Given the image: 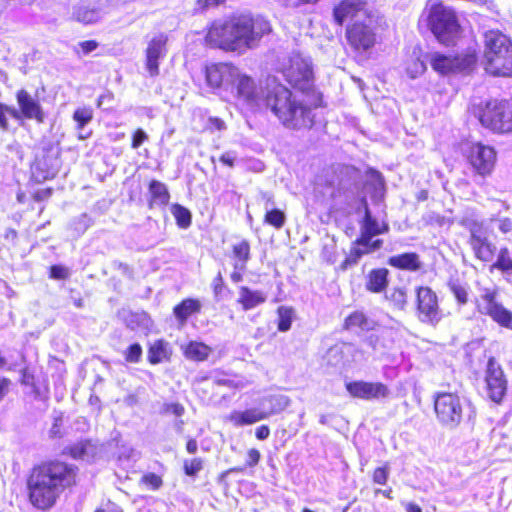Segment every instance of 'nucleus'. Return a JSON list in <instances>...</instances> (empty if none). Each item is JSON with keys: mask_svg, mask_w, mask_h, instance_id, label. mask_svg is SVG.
<instances>
[{"mask_svg": "<svg viewBox=\"0 0 512 512\" xmlns=\"http://www.w3.org/2000/svg\"><path fill=\"white\" fill-rule=\"evenodd\" d=\"M448 287L460 305L467 303L468 291L465 285L461 284L458 280H450Z\"/></svg>", "mask_w": 512, "mask_h": 512, "instance_id": "obj_41", "label": "nucleus"}, {"mask_svg": "<svg viewBox=\"0 0 512 512\" xmlns=\"http://www.w3.org/2000/svg\"><path fill=\"white\" fill-rule=\"evenodd\" d=\"M364 254H367V251H364V249L357 247V246L352 247L350 249L349 254L346 256L344 261L340 264V269L345 271L348 268L356 265L358 263V261L360 260V258Z\"/></svg>", "mask_w": 512, "mask_h": 512, "instance_id": "obj_42", "label": "nucleus"}, {"mask_svg": "<svg viewBox=\"0 0 512 512\" xmlns=\"http://www.w3.org/2000/svg\"><path fill=\"white\" fill-rule=\"evenodd\" d=\"M364 205V218L361 224V235L355 241V244H369L370 240L380 234L388 232L389 226L387 223H379L371 214L366 200H363Z\"/></svg>", "mask_w": 512, "mask_h": 512, "instance_id": "obj_22", "label": "nucleus"}, {"mask_svg": "<svg viewBox=\"0 0 512 512\" xmlns=\"http://www.w3.org/2000/svg\"><path fill=\"white\" fill-rule=\"evenodd\" d=\"M255 436L259 440H266L270 436V428L267 425H261L256 428Z\"/></svg>", "mask_w": 512, "mask_h": 512, "instance_id": "obj_60", "label": "nucleus"}, {"mask_svg": "<svg viewBox=\"0 0 512 512\" xmlns=\"http://www.w3.org/2000/svg\"><path fill=\"white\" fill-rule=\"evenodd\" d=\"M51 196V189H42L35 193L34 198L36 201H43Z\"/></svg>", "mask_w": 512, "mask_h": 512, "instance_id": "obj_62", "label": "nucleus"}, {"mask_svg": "<svg viewBox=\"0 0 512 512\" xmlns=\"http://www.w3.org/2000/svg\"><path fill=\"white\" fill-rule=\"evenodd\" d=\"M382 244H383V241L381 239H376L374 241H372V239H371L369 244H356V245L364 247V251H367V253H369V252H374V251H377L378 249H380Z\"/></svg>", "mask_w": 512, "mask_h": 512, "instance_id": "obj_58", "label": "nucleus"}, {"mask_svg": "<svg viewBox=\"0 0 512 512\" xmlns=\"http://www.w3.org/2000/svg\"><path fill=\"white\" fill-rule=\"evenodd\" d=\"M141 483L152 490H157L162 486L163 482L159 475H156L155 473H147L142 476Z\"/></svg>", "mask_w": 512, "mask_h": 512, "instance_id": "obj_48", "label": "nucleus"}, {"mask_svg": "<svg viewBox=\"0 0 512 512\" xmlns=\"http://www.w3.org/2000/svg\"><path fill=\"white\" fill-rule=\"evenodd\" d=\"M211 353V348L204 343L191 341L184 348V355L192 361H204Z\"/></svg>", "mask_w": 512, "mask_h": 512, "instance_id": "obj_26", "label": "nucleus"}, {"mask_svg": "<svg viewBox=\"0 0 512 512\" xmlns=\"http://www.w3.org/2000/svg\"><path fill=\"white\" fill-rule=\"evenodd\" d=\"M77 470L62 461H49L35 467L28 480L30 500L39 509L52 507L65 489L76 483Z\"/></svg>", "mask_w": 512, "mask_h": 512, "instance_id": "obj_2", "label": "nucleus"}, {"mask_svg": "<svg viewBox=\"0 0 512 512\" xmlns=\"http://www.w3.org/2000/svg\"><path fill=\"white\" fill-rule=\"evenodd\" d=\"M469 161L478 174L486 176L494 169L496 152L492 147L478 143L471 147Z\"/></svg>", "mask_w": 512, "mask_h": 512, "instance_id": "obj_17", "label": "nucleus"}, {"mask_svg": "<svg viewBox=\"0 0 512 512\" xmlns=\"http://www.w3.org/2000/svg\"><path fill=\"white\" fill-rule=\"evenodd\" d=\"M167 35L158 33L148 42L146 48V68L151 76L159 74V60L164 58L167 52Z\"/></svg>", "mask_w": 512, "mask_h": 512, "instance_id": "obj_20", "label": "nucleus"}, {"mask_svg": "<svg viewBox=\"0 0 512 512\" xmlns=\"http://www.w3.org/2000/svg\"><path fill=\"white\" fill-rule=\"evenodd\" d=\"M270 30V23L262 17L234 14L226 19L214 21L206 35V41L221 50L243 54L255 48Z\"/></svg>", "mask_w": 512, "mask_h": 512, "instance_id": "obj_1", "label": "nucleus"}, {"mask_svg": "<svg viewBox=\"0 0 512 512\" xmlns=\"http://www.w3.org/2000/svg\"><path fill=\"white\" fill-rule=\"evenodd\" d=\"M282 73L293 87L301 91H307L313 85L311 59L300 52L293 51L289 55L287 62L283 64Z\"/></svg>", "mask_w": 512, "mask_h": 512, "instance_id": "obj_8", "label": "nucleus"}, {"mask_svg": "<svg viewBox=\"0 0 512 512\" xmlns=\"http://www.w3.org/2000/svg\"><path fill=\"white\" fill-rule=\"evenodd\" d=\"M73 15L78 21L86 24L93 23L98 18L97 12L93 10H84L82 8L77 9Z\"/></svg>", "mask_w": 512, "mask_h": 512, "instance_id": "obj_46", "label": "nucleus"}, {"mask_svg": "<svg viewBox=\"0 0 512 512\" xmlns=\"http://www.w3.org/2000/svg\"><path fill=\"white\" fill-rule=\"evenodd\" d=\"M387 276V269L382 268L372 270L368 275V281L366 284L367 289L375 293L382 292L388 283Z\"/></svg>", "mask_w": 512, "mask_h": 512, "instance_id": "obj_27", "label": "nucleus"}, {"mask_svg": "<svg viewBox=\"0 0 512 512\" xmlns=\"http://www.w3.org/2000/svg\"><path fill=\"white\" fill-rule=\"evenodd\" d=\"M404 506H405V512H422V509L420 508V506H418L415 503L409 502V503H406Z\"/></svg>", "mask_w": 512, "mask_h": 512, "instance_id": "obj_64", "label": "nucleus"}, {"mask_svg": "<svg viewBox=\"0 0 512 512\" xmlns=\"http://www.w3.org/2000/svg\"><path fill=\"white\" fill-rule=\"evenodd\" d=\"M278 314V330L280 332H286L291 328L294 310L291 307L280 306L277 309Z\"/></svg>", "mask_w": 512, "mask_h": 512, "instance_id": "obj_35", "label": "nucleus"}, {"mask_svg": "<svg viewBox=\"0 0 512 512\" xmlns=\"http://www.w3.org/2000/svg\"><path fill=\"white\" fill-rule=\"evenodd\" d=\"M480 314L489 316L499 326L512 330V311L503 306L497 299V291L484 289L476 302Z\"/></svg>", "mask_w": 512, "mask_h": 512, "instance_id": "obj_11", "label": "nucleus"}, {"mask_svg": "<svg viewBox=\"0 0 512 512\" xmlns=\"http://www.w3.org/2000/svg\"><path fill=\"white\" fill-rule=\"evenodd\" d=\"M420 21H425L437 40L446 45L453 42L459 33L455 12L437 0L427 2Z\"/></svg>", "mask_w": 512, "mask_h": 512, "instance_id": "obj_5", "label": "nucleus"}, {"mask_svg": "<svg viewBox=\"0 0 512 512\" xmlns=\"http://www.w3.org/2000/svg\"><path fill=\"white\" fill-rule=\"evenodd\" d=\"M171 213L176 219L177 225L180 228H188L191 225L190 211L180 204H173L171 206Z\"/></svg>", "mask_w": 512, "mask_h": 512, "instance_id": "obj_36", "label": "nucleus"}, {"mask_svg": "<svg viewBox=\"0 0 512 512\" xmlns=\"http://www.w3.org/2000/svg\"><path fill=\"white\" fill-rule=\"evenodd\" d=\"M269 413L260 407H253L246 410H233L226 420L235 427L252 425L262 420L268 419Z\"/></svg>", "mask_w": 512, "mask_h": 512, "instance_id": "obj_23", "label": "nucleus"}, {"mask_svg": "<svg viewBox=\"0 0 512 512\" xmlns=\"http://www.w3.org/2000/svg\"><path fill=\"white\" fill-rule=\"evenodd\" d=\"M351 396L363 400H378L388 397L390 391L381 382L353 381L346 384Z\"/></svg>", "mask_w": 512, "mask_h": 512, "instance_id": "obj_18", "label": "nucleus"}, {"mask_svg": "<svg viewBox=\"0 0 512 512\" xmlns=\"http://www.w3.org/2000/svg\"><path fill=\"white\" fill-rule=\"evenodd\" d=\"M7 115L17 120L18 110L14 107L5 105L0 102V128L4 131H7L9 129Z\"/></svg>", "mask_w": 512, "mask_h": 512, "instance_id": "obj_43", "label": "nucleus"}, {"mask_svg": "<svg viewBox=\"0 0 512 512\" xmlns=\"http://www.w3.org/2000/svg\"><path fill=\"white\" fill-rule=\"evenodd\" d=\"M200 310V303L194 299H185L174 308L176 318L182 323L194 312Z\"/></svg>", "mask_w": 512, "mask_h": 512, "instance_id": "obj_32", "label": "nucleus"}, {"mask_svg": "<svg viewBox=\"0 0 512 512\" xmlns=\"http://www.w3.org/2000/svg\"><path fill=\"white\" fill-rule=\"evenodd\" d=\"M388 264L394 268L408 271H418L422 267L419 255L414 252L392 256L388 259Z\"/></svg>", "mask_w": 512, "mask_h": 512, "instance_id": "obj_25", "label": "nucleus"}, {"mask_svg": "<svg viewBox=\"0 0 512 512\" xmlns=\"http://www.w3.org/2000/svg\"><path fill=\"white\" fill-rule=\"evenodd\" d=\"M264 222L275 229H281L286 223V215L282 210L272 208L266 211Z\"/></svg>", "mask_w": 512, "mask_h": 512, "instance_id": "obj_37", "label": "nucleus"}, {"mask_svg": "<svg viewBox=\"0 0 512 512\" xmlns=\"http://www.w3.org/2000/svg\"><path fill=\"white\" fill-rule=\"evenodd\" d=\"M260 457H261L260 452L257 449L252 448V449L248 450L247 462H246L247 466L253 467V466L257 465L260 460Z\"/></svg>", "mask_w": 512, "mask_h": 512, "instance_id": "obj_56", "label": "nucleus"}, {"mask_svg": "<svg viewBox=\"0 0 512 512\" xmlns=\"http://www.w3.org/2000/svg\"><path fill=\"white\" fill-rule=\"evenodd\" d=\"M230 92L242 106L252 111L261 109L266 104V79L256 83L252 77L238 69Z\"/></svg>", "mask_w": 512, "mask_h": 512, "instance_id": "obj_7", "label": "nucleus"}, {"mask_svg": "<svg viewBox=\"0 0 512 512\" xmlns=\"http://www.w3.org/2000/svg\"><path fill=\"white\" fill-rule=\"evenodd\" d=\"M70 275L69 269L61 265H53L50 268V277L57 280L67 279Z\"/></svg>", "mask_w": 512, "mask_h": 512, "instance_id": "obj_52", "label": "nucleus"}, {"mask_svg": "<svg viewBox=\"0 0 512 512\" xmlns=\"http://www.w3.org/2000/svg\"><path fill=\"white\" fill-rule=\"evenodd\" d=\"M429 61L433 70L446 75L449 73L468 72L472 70L476 63V56L472 52L457 56H447L435 52L430 55Z\"/></svg>", "mask_w": 512, "mask_h": 512, "instance_id": "obj_13", "label": "nucleus"}, {"mask_svg": "<svg viewBox=\"0 0 512 512\" xmlns=\"http://www.w3.org/2000/svg\"><path fill=\"white\" fill-rule=\"evenodd\" d=\"M260 200L264 203V209L265 211L272 209L275 205L274 197L269 192H261L260 193Z\"/></svg>", "mask_w": 512, "mask_h": 512, "instance_id": "obj_57", "label": "nucleus"}, {"mask_svg": "<svg viewBox=\"0 0 512 512\" xmlns=\"http://www.w3.org/2000/svg\"><path fill=\"white\" fill-rule=\"evenodd\" d=\"M485 381L489 398L495 403H500L507 392V379L494 358L488 360Z\"/></svg>", "mask_w": 512, "mask_h": 512, "instance_id": "obj_16", "label": "nucleus"}, {"mask_svg": "<svg viewBox=\"0 0 512 512\" xmlns=\"http://www.w3.org/2000/svg\"><path fill=\"white\" fill-rule=\"evenodd\" d=\"M223 2L224 0H197L196 9L203 11L206 9L214 8Z\"/></svg>", "mask_w": 512, "mask_h": 512, "instance_id": "obj_55", "label": "nucleus"}, {"mask_svg": "<svg viewBox=\"0 0 512 512\" xmlns=\"http://www.w3.org/2000/svg\"><path fill=\"white\" fill-rule=\"evenodd\" d=\"M11 385L10 379L0 376V401L7 395Z\"/></svg>", "mask_w": 512, "mask_h": 512, "instance_id": "obj_59", "label": "nucleus"}, {"mask_svg": "<svg viewBox=\"0 0 512 512\" xmlns=\"http://www.w3.org/2000/svg\"><path fill=\"white\" fill-rule=\"evenodd\" d=\"M269 404L268 409H264L266 413H269V417L274 414H278L285 410L291 403V399L283 394L269 395L262 399V405L264 403Z\"/></svg>", "mask_w": 512, "mask_h": 512, "instance_id": "obj_28", "label": "nucleus"}, {"mask_svg": "<svg viewBox=\"0 0 512 512\" xmlns=\"http://www.w3.org/2000/svg\"><path fill=\"white\" fill-rule=\"evenodd\" d=\"M486 70L496 76H512V43L499 31L485 34Z\"/></svg>", "mask_w": 512, "mask_h": 512, "instance_id": "obj_6", "label": "nucleus"}, {"mask_svg": "<svg viewBox=\"0 0 512 512\" xmlns=\"http://www.w3.org/2000/svg\"><path fill=\"white\" fill-rule=\"evenodd\" d=\"M238 68L228 63L211 64L206 67L207 85L213 90L230 91Z\"/></svg>", "mask_w": 512, "mask_h": 512, "instance_id": "obj_15", "label": "nucleus"}, {"mask_svg": "<svg viewBox=\"0 0 512 512\" xmlns=\"http://www.w3.org/2000/svg\"><path fill=\"white\" fill-rule=\"evenodd\" d=\"M169 358L168 344L163 340L155 341L148 350V360L151 364H158Z\"/></svg>", "mask_w": 512, "mask_h": 512, "instance_id": "obj_31", "label": "nucleus"}, {"mask_svg": "<svg viewBox=\"0 0 512 512\" xmlns=\"http://www.w3.org/2000/svg\"><path fill=\"white\" fill-rule=\"evenodd\" d=\"M266 299L267 295L260 290H252L246 286H241L239 288V297L237 301L245 311L263 304Z\"/></svg>", "mask_w": 512, "mask_h": 512, "instance_id": "obj_24", "label": "nucleus"}, {"mask_svg": "<svg viewBox=\"0 0 512 512\" xmlns=\"http://www.w3.org/2000/svg\"><path fill=\"white\" fill-rule=\"evenodd\" d=\"M142 356V347L138 343H134L127 348L125 359L131 363H138Z\"/></svg>", "mask_w": 512, "mask_h": 512, "instance_id": "obj_47", "label": "nucleus"}, {"mask_svg": "<svg viewBox=\"0 0 512 512\" xmlns=\"http://www.w3.org/2000/svg\"><path fill=\"white\" fill-rule=\"evenodd\" d=\"M265 107L287 128L311 127L314 121L312 109L298 100L292 92L274 76L266 78Z\"/></svg>", "mask_w": 512, "mask_h": 512, "instance_id": "obj_3", "label": "nucleus"}, {"mask_svg": "<svg viewBox=\"0 0 512 512\" xmlns=\"http://www.w3.org/2000/svg\"><path fill=\"white\" fill-rule=\"evenodd\" d=\"M235 154L233 152H225L221 155L220 161L229 167H233L235 161Z\"/></svg>", "mask_w": 512, "mask_h": 512, "instance_id": "obj_61", "label": "nucleus"}, {"mask_svg": "<svg viewBox=\"0 0 512 512\" xmlns=\"http://www.w3.org/2000/svg\"><path fill=\"white\" fill-rule=\"evenodd\" d=\"M466 227L470 232L469 244L477 259L490 262L494 258L496 246L488 239L487 228L483 222L466 220Z\"/></svg>", "mask_w": 512, "mask_h": 512, "instance_id": "obj_12", "label": "nucleus"}, {"mask_svg": "<svg viewBox=\"0 0 512 512\" xmlns=\"http://www.w3.org/2000/svg\"><path fill=\"white\" fill-rule=\"evenodd\" d=\"M393 334H396L394 330L390 328H385L379 331L378 333H373L366 338L367 345L374 351H378L382 349L381 347V338H389Z\"/></svg>", "mask_w": 512, "mask_h": 512, "instance_id": "obj_40", "label": "nucleus"}, {"mask_svg": "<svg viewBox=\"0 0 512 512\" xmlns=\"http://www.w3.org/2000/svg\"><path fill=\"white\" fill-rule=\"evenodd\" d=\"M245 270H240V269H236L234 268L232 274H231V280L235 283H238L242 280L243 278V273H244Z\"/></svg>", "mask_w": 512, "mask_h": 512, "instance_id": "obj_63", "label": "nucleus"}, {"mask_svg": "<svg viewBox=\"0 0 512 512\" xmlns=\"http://www.w3.org/2000/svg\"><path fill=\"white\" fill-rule=\"evenodd\" d=\"M16 100L19 106L18 119H34L38 123H43L45 120V113L41 107L39 100L33 97L25 89H20L16 93Z\"/></svg>", "mask_w": 512, "mask_h": 512, "instance_id": "obj_19", "label": "nucleus"}, {"mask_svg": "<svg viewBox=\"0 0 512 512\" xmlns=\"http://www.w3.org/2000/svg\"><path fill=\"white\" fill-rule=\"evenodd\" d=\"M491 269H498L502 272L512 271V258L507 247L500 249L496 262L492 265Z\"/></svg>", "mask_w": 512, "mask_h": 512, "instance_id": "obj_38", "label": "nucleus"}, {"mask_svg": "<svg viewBox=\"0 0 512 512\" xmlns=\"http://www.w3.org/2000/svg\"><path fill=\"white\" fill-rule=\"evenodd\" d=\"M426 70V64L420 59V56L414 52L406 63V73L411 79L422 75Z\"/></svg>", "mask_w": 512, "mask_h": 512, "instance_id": "obj_34", "label": "nucleus"}, {"mask_svg": "<svg viewBox=\"0 0 512 512\" xmlns=\"http://www.w3.org/2000/svg\"><path fill=\"white\" fill-rule=\"evenodd\" d=\"M345 328L349 330L356 328L370 330L372 329V322L363 312L355 311L345 319Z\"/></svg>", "mask_w": 512, "mask_h": 512, "instance_id": "obj_33", "label": "nucleus"}, {"mask_svg": "<svg viewBox=\"0 0 512 512\" xmlns=\"http://www.w3.org/2000/svg\"><path fill=\"white\" fill-rule=\"evenodd\" d=\"M361 352L351 343H337L326 353L328 364L332 366H345L351 362L359 361Z\"/></svg>", "mask_w": 512, "mask_h": 512, "instance_id": "obj_21", "label": "nucleus"}, {"mask_svg": "<svg viewBox=\"0 0 512 512\" xmlns=\"http://www.w3.org/2000/svg\"><path fill=\"white\" fill-rule=\"evenodd\" d=\"M496 221L498 223V229L503 234L512 232V219L508 217H491L490 222Z\"/></svg>", "mask_w": 512, "mask_h": 512, "instance_id": "obj_50", "label": "nucleus"}, {"mask_svg": "<svg viewBox=\"0 0 512 512\" xmlns=\"http://www.w3.org/2000/svg\"><path fill=\"white\" fill-rule=\"evenodd\" d=\"M364 0H343L334 8L335 21L342 25L349 18L354 19L353 24L346 29V38L357 52H365L376 43V33L372 26V18L366 14Z\"/></svg>", "mask_w": 512, "mask_h": 512, "instance_id": "obj_4", "label": "nucleus"}, {"mask_svg": "<svg viewBox=\"0 0 512 512\" xmlns=\"http://www.w3.org/2000/svg\"><path fill=\"white\" fill-rule=\"evenodd\" d=\"M80 50H76L75 53L81 57L86 56L93 52L97 47L98 43L94 40L82 41L78 44Z\"/></svg>", "mask_w": 512, "mask_h": 512, "instance_id": "obj_51", "label": "nucleus"}, {"mask_svg": "<svg viewBox=\"0 0 512 512\" xmlns=\"http://www.w3.org/2000/svg\"><path fill=\"white\" fill-rule=\"evenodd\" d=\"M184 407L180 403H164L160 412L162 414H173L175 416H182L184 414Z\"/></svg>", "mask_w": 512, "mask_h": 512, "instance_id": "obj_49", "label": "nucleus"}, {"mask_svg": "<svg viewBox=\"0 0 512 512\" xmlns=\"http://www.w3.org/2000/svg\"><path fill=\"white\" fill-rule=\"evenodd\" d=\"M233 256L236 259L234 268L246 270V264L250 259V244L247 240H242L233 245Z\"/></svg>", "mask_w": 512, "mask_h": 512, "instance_id": "obj_29", "label": "nucleus"}, {"mask_svg": "<svg viewBox=\"0 0 512 512\" xmlns=\"http://www.w3.org/2000/svg\"><path fill=\"white\" fill-rule=\"evenodd\" d=\"M148 139L146 132L142 129H137L132 138V148H139L144 141Z\"/></svg>", "mask_w": 512, "mask_h": 512, "instance_id": "obj_54", "label": "nucleus"}, {"mask_svg": "<svg viewBox=\"0 0 512 512\" xmlns=\"http://www.w3.org/2000/svg\"><path fill=\"white\" fill-rule=\"evenodd\" d=\"M417 296V313L422 323L436 325L442 317V311L438 304L436 293L429 287H418Z\"/></svg>", "mask_w": 512, "mask_h": 512, "instance_id": "obj_14", "label": "nucleus"}, {"mask_svg": "<svg viewBox=\"0 0 512 512\" xmlns=\"http://www.w3.org/2000/svg\"><path fill=\"white\" fill-rule=\"evenodd\" d=\"M481 124L497 133L512 132V104L506 100L488 101L481 110Z\"/></svg>", "mask_w": 512, "mask_h": 512, "instance_id": "obj_9", "label": "nucleus"}, {"mask_svg": "<svg viewBox=\"0 0 512 512\" xmlns=\"http://www.w3.org/2000/svg\"><path fill=\"white\" fill-rule=\"evenodd\" d=\"M434 409L438 420L450 428L458 426L463 418V401L454 393H437L434 396Z\"/></svg>", "mask_w": 512, "mask_h": 512, "instance_id": "obj_10", "label": "nucleus"}, {"mask_svg": "<svg viewBox=\"0 0 512 512\" xmlns=\"http://www.w3.org/2000/svg\"><path fill=\"white\" fill-rule=\"evenodd\" d=\"M389 299L394 303V305L403 309L407 304V294L405 289L403 288H395L391 291L389 295Z\"/></svg>", "mask_w": 512, "mask_h": 512, "instance_id": "obj_45", "label": "nucleus"}, {"mask_svg": "<svg viewBox=\"0 0 512 512\" xmlns=\"http://www.w3.org/2000/svg\"><path fill=\"white\" fill-rule=\"evenodd\" d=\"M389 471L387 467H378L373 473V481L377 484L384 485L387 482Z\"/></svg>", "mask_w": 512, "mask_h": 512, "instance_id": "obj_53", "label": "nucleus"}, {"mask_svg": "<svg viewBox=\"0 0 512 512\" xmlns=\"http://www.w3.org/2000/svg\"><path fill=\"white\" fill-rule=\"evenodd\" d=\"M203 469L201 458H193L184 461V471L188 476H196Z\"/></svg>", "mask_w": 512, "mask_h": 512, "instance_id": "obj_44", "label": "nucleus"}, {"mask_svg": "<svg viewBox=\"0 0 512 512\" xmlns=\"http://www.w3.org/2000/svg\"><path fill=\"white\" fill-rule=\"evenodd\" d=\"M93 110L90 107H81L74 111L73 120L77 123V129L79 131L92 121Z\"/></svg>", "mask_w": 512, "mask_h": 512, "instance_id": "obj_39", "label": "nucleus"}, {"mask_svg": "<svg viewBox=\"0 0 512 512\" xmlns=\"http://www.w3.org/2000/svg\"><path fill=\"white\" fill-rule=\"evenodd\" d=\"M149 192L151 194V203L165 206L168 204L170 195L165 184L153 180L149 185Z\"/></svg>", "mask_w": 512, "mask_h": 512, "instance_id": "obj_30", "label": "nucleus"}]
</instances>
